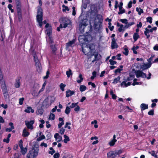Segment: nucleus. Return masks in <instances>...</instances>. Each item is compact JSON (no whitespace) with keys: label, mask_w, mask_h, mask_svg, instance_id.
I'll return each mask as SVG.
<instances>
[{"label":"nucleus","mask_w":158,"mask_h":158,"mask_svg":"<svg viewBox=\"0 0 158 158\" xmlns=\"http://www.w3.org/2000/svg\"><path fill=\"white\" fill-rule=\"evenodd\" d=\"M39 149L37 148L34 147L30 150L27 155V158H35L38 155Z\"/></svg>","instance_id":"1"},{"label":"nucleus","mask_w":158,"mask_h":158,"mask_svg":"<svg viewBox=\"0 0 158 158\" xmlns=\"http://www.w3.org/2000/svg\"><path fill=\"white\" fill-rule=\"evenodd\" d=\"M36 19L39 26L41 27L42 26L43 20V12L42 10L40 7H39L38 9Z\"/></svg>","instance_id":"2"},{"label":"nucleus","mask_w":158,"mask_h":158,"mask_svg":"<svg viewBox=\"0 0 158 158\" xmlns=\"http://www.w3.org/2000/svg\"><path fill=\"white\" fill-rule=\"evenodd\" d=\"M87 49L88 52L85 51L86 50H83V52L86 55H90L91 56H94L95 60H98L97 56H98V53L97 52H96L95 49H91L90 48H87Z\"/></svg>","instance_id":"3"},{"label":"nucleus","mask_w":158,"mask_h":158,"mask_svg":"<svg viewBox=\"0 0 158 158\" xmlns=\"http://www.w3.org/2000/svg\"><path fill=\"white\" fill-rule=\"evenodd\" d=\"M135 73L137 78H139V77H141L142 78L147 77L146 74L141 71L137 70L135 71Z\"/></svg>","instance_id":"4"},{"label":"nucleus","mask_w":158,"mask_h":158,"mask_svg":"<svg viewBox=\"0 0 158 158\" xmlns=\"http://www.w3.org/2000/svg\"><path fill=\"white\" fill-rule=\"evenodd\" d=\"M34 123V120H31L30 121H25V125L27 127V128L31 130L33 128V125Z\"/></svg>","instance_id":"5"},{"label":"nucleus","mask_w":158,"mask_h":158,"mask_svg":"<svg viewBox=\"0 0 158 158\" xmlns=\"http://www.w3.org/2000/svg\"><path fill=\"white\" fill-rule=\"evenodd\" d=\"M118 152L116 151H111L107 153L108 158H115Z\"/></svg>","instance_id":"6"},{"label":"nucleus","mask_w":158,"mask_h":158,"mask_svg":"<svg viewBox=\"0 0 158 158\" xmlns=\"http://www.w3.org/2000/svg\"><path fill=\"white\" fill-rule=\"evenodd\" d=\"M70 21L69 19L67 18H64L62 21L63 27L64 28H66L68 25L70 24Z\"/></svg>","instance_id":"7"},{"label":"nucleus","mask_w":158,"mask_h":158,"mask_svg":"<svg viewBox=\"0 0 158 158\" xmlns=\"http://www.w3.org/2000/svg\"><path fill=\"white\" fill-rule=\"evenodd\" d=\"M102 22L99 21L97 22H95L94 24V29L98 31L102 27Z\"/></svg>","instance_id":"8"},{"label":"nucleus","mask_w":158,"mask_h":158,"mask_svg":"<svg viewBox=\"0 0 158 158\" xmlns=\"http://www.w3.org/2000/svg\"><path fill=\"white\" fill-rule=\"evenodd\" d=\"M75 43V41L74 40H73L69 42L68 43L66 44V49L67 50H69L70 47H72Z\"/></svg>","instance_id":"9"},{"label":"nucleus","mask_w":158,"mask_h":158,"mask_svg":"<svg viewBox=\"0 0 158 158\" xmlns=\"http://www.w3.org/2000/svg\"><path fill=\"white\" fill-rule=\"evenodd\" d=\"M111 44V47L112 49L117 48L118 47V46L114 38H113L112 39Z\"/></svg>","instance_id":"10"},{"label":"nucleus","mask_w":158,"mask_h":158,"mask_svg":"<svg viewBox=\"0 0 158 158\" xmlns=\"http://www.w3.org/2000/svg\"><path fill=\"white\" fill-rule=\"evenodd\" d=\"M54 137L57 142H60L62 139V137L58 133L55 134Z\"/></svg>","instance_id":"11"},{"label":"nucleus","mask_w":158,"mask_h":158,"mask_svg":"<svg viewBox=\"0 0 158 158\" xmlns=\"http://www.w3.org/2000/svg\"><path fill=\"white\" fill-rule=\"evenodd\" d=\"M151 63L144 64L141 66V68L143 70H144L149 68L151 67Z\"/></svg>","instance_id":"12"},{"label":"nucleus","mask_w":158,"mask_h":158,"mask_svg":"<svg viewBox=\"0 0 158 158\" xmlns=\"http://www.w3.org/2000/svg\"><path fill=\"white\" fill-rule=\"evenodd\" d=\"M75 93V92L73 91H71L69 89L66 91V97H69Z\"/></svg>","instance_id":"13"},{"label":"nucleus","mask_w":158,"mask_h":158,"mask_svg":"<svg viewBox=\"0 0 158 158\" xmlns=\"http://www.w3.org/2000/svg\"><path fill=\"white\" fill-rule=\"evenodd\" d=\"M24 111L27 113H30V112L33 113L34 112V110L32 109L31 107L28 106L27 109L24 110Z\"/></svg>","instance_id":"14"},{"label":"nucleus","mask_w":158,"mask_h":158,"mask_svg":"<svg viewBox=\"0 0 158 158\" xmlns=\"http://www.w3.org/2000/svg\"><path fill=\"white\" fill-rule=\"evenodd\" d=\"M20 78H18L16 80V82L15 85V87L17 88H19L20 85Z\"/></svg>","instance_id":"15"},{"label":"nucleus","mask_w":158,"mask_h":158,"mask_svg":"<svg viewBox=\"0 0 158 158\" xmlns=\"http://www.w3.org/2000/svg\"><path fill=\"white\" fill-rule=\"evenodd\" d=\"M29 135V132L27 131L26 128H24L23 131V137H27Z\"/></svg>","instance_id":"16"},{"label":"nucleus","mask_w":158,"mask_h":158,"mask_svg":"<svg viewBox=\"0 0 158 158\" xmlns=\"http://www.w3.org/2000/svg\"><path fill=\"white\" fill-rule=\"evenodd\" d=\"M140 107L142 110L147 109L148 108V105L144 103H142L140 105Z\"/></svg>","instance_id":"17"},{"label":"nucleus","mask_w":158,"mask_h":158,"mask_svg":"<svg viewBox=\"0 0 158 158\" xmlns=\"http://www.w3.org/2000/svg\"><path fill=\"white\" fill-rule=\"evenodd\" d=\"M52 31V28L51 26L49 27L48 28H47L46 30V33L49 36H50L51 33Z\"/></svg>","instance_id":"18"},{"label":"nucleus","mask_w":158,"mask_h":158,"mask_svg":"<svg viewBox=\"0 0 158 158\" xmlns=\"http://www.w3.org/2000/svg\"><path fill=\"white\" fill-rule=\"evenodd\" d=\"M35 65L37 68V69L38 70H40L42 68L41 66L39 61L35 63Z\"/></svg>","instance_id":"19"},{"label":"nucleus","mask_w":158,"mask_h":158,"mask_svg":"<svg viewBox=\"0 0 158 158\" xmlns=\"http://www.w3.org/2000/svg\"><path fill=\"white\" fill-rule=\"evenodd\" d=\"M120 78H121L120 76H118L117 78H116L114 80L112 83L114 84H116L118 81H119Z\"/></svg>","instance_id":"20"},{"label":"nucleus","mask_w":158,"mask_h":158,"mask_svg":"<svg viewBox=\"0 0 158 158\" xmlns=\"http://www.w3.org/2000/svg\"><path fill=\"white\" fill-rule=\"evenodd\" d=\"M21 152L22 153V154L24 155L27 152V149L26 148H21Z\"/></svg>","instance_id":"21"},{"label":"nucleus","mask_w":158,"mask_h":158,"mask_svg":"<svg viewBox=\"0 0 158 158\" xmlns=\"http://www.w3.org/2000/svg\"><path fill=\"white\" fill-rule=\"evenodd\" d=\"M66 74L67 75V77L69 78L70 77L71 75H72L73 74V73L72 72V71L71 69H69V71H67L66 72Z\"/></svg>","instance_id":"22"},{"label":"nucleus","mask_w":158,"mask_h":158,"mask_svg":"<svg viewBox=\"0 0 158 158\" xmlns=\"http://www.w3.org/2000/svg\"><path fill=\"white\" fill-rule=\"evenodd\" d=\"M139 35L137 33H135L134 34L133 38L135 41H136L139 38Z\"/></svg>","instance_id":"23"},{"label":"nucleus","mask_w":158,"mask_h":158,"mask_svg":"<svg viewBox=\"0 0 158 158\" xmlns=\"http://www.w3.org/2000/svg\"><path fill=\"white\" fill-rule=\"evenodd\" d=\"M64 143H67L68 141H69V138L66 135H64Z\"/></svg>","instance_id":"24"},{"label":"nucleus","mask_w":158,"mask_h":158,"mask_svg":"<svg viewBox=\"0 0 158 158\" xmlns=\"http://www.w3.org/2000/svg\"><path fill=\"white\" fill-rule=\"evenodd\" d=\"M50 47L52 49L53 53L55 54L56 50V48L55 47V46L53 45H50Z\"/></svg>","instance_id":"25"},{"label":"nucleus","mask_w":158,"mask_h":158,"mask_svg":"<svg viewBox=\"0 0 158 158\" xmlns=\"http://www.w3.org/2000/svg\"><path fill=\"white\" fill-rule=\"evenodd\" d=\"M86 89V87L84 85H81L80 86V90L82 92L85 91Z\"/></svg>","instance_id":"26"},{"label":"nucleus","mask_w":158,"mask_h":158,"mask_svg":"<svg viewBox=\"0 0 158 158\" xmlns=\"http://www.w3.org/2000/svg\"><path fill=\"white\" fill-rule=\"evenodd\" d=\"M136 10L138 12V14L139 15H140L142 13H143V10L142 9L140 8L137 7L136 8Z\"/></svg>","instance_id":"27"},{"label":"nucleus","mask_w":158,"mask_h":158,"mask_svg":"<svg viewBox=\"0 0 158 158\" xmlns=\"http://www.w3.org/2000/svg\"><path fill=\"white\" fill-rule=\"evenodd\" d=\"M152 156H153L155 158H158L156 154H155V151H152L150 152H148Z\"/></svg>","instance_id":"28"},{"label":"nucleus","mask_w":158,"mask_h":158,"mask_svg":"<svg viewBox=\"0 0 158 158\" xmlns=\"http://www.w3.org/2000/svg\"><path fill=\"white\" fill-rule=\"evenodd\" d=\"M79 77L80 79L79 80H78L77 82L78 83H80L83 81V79L82 77V75L81 74H80L79 76Z\"/></svg>","instance_id":"29"},{"label":"nucleus","mask_w":158,"mask_h":158,"mask_svg":"<svg viewBox=\"0 0 158 158\" xmlns=\"http://www.w3.org/2000/svg\"><path fill=\"white\" fill-rule=\"evenodd\" d=\"M117 141V140L112 139L109 143V145L110 146H113L114 145L115 142Z\"/></svg>","instance_id":"30"},{"label":"nucleus","mask_w":158,"mask_h":158,"mask_svg":"<svg viewBox=\"0 0 158 158\" xmlns=\"http://www.w3.org/2000/svg\"><path fill=\"white\" fill-rule=\"evenodd\" d=\"M128 50L127 48H125L124 49V51L123 52V53L126 56H127L128 53Z\"/></svg>","instance_id":"31"},{"label":"nucleus","mask_w":158,"mask_h":158,"mask_svg":"<svg viewBox=\"0 0 158 158\" xmlns=\"http://www.w3.org/2000/svg\"><path fill=\"white\" fill-rule=\"evenodd\" d=\"M66 85L64 84L63 83H61L60 84V89H61L62 91H63L64 90V87H65Z\"/></svg>","instance_id":"32"},{"label":"nucleus","mask_w":158,"mask_h":158,"mask_svg":"<svg viewBox=\"0 0 158 158\" xmlns=\"http://www.w3.org/2000/svg\"><path fill=\"white\" fill-rule=\"evenodd\" d=\"M120 68H120H118L116 69L115 70L114 72L115 73H120L121 71L123 70L122 68H123V65H121L120 66Z\"/></svg>","instance_id":"33"},{"label":"nucleus","mask_w":158,"mask_h":158,"mask_svg":"<svg viewBox=\"0 0 158 158\" xmlns=\"http://www.w3.org/2000/svg\"><path fill=\"white\" fill-rule=\"evenodd\" d=\"M55 118V115L54 114L51 113L49 116V119L52 120H53Z\"/></svg>","instance_id":"34"},{"label":"nucleus","mask_w":158,"mask_h":158,"mask_svg":"<svg viewBox=\"0 0 158 158\" xmlns=\"http://www.w3.org/2000/svg\"><path fill=\"white\" fill-rule=\"evenodd\" d=\"M70 108L68 106H66V109L65 110V112L66 114H68L70 113Z\"/></svg>","instance_id":"35"},{"label":"nucleus","mask_w":158,"mask_h":158,"mask_svg":"<svg viewBox=\"0 0 158 158\" xmlns=\"http://www.w3.org/2000/svg\"><path fill=\"white\" fill-rule=\"evenodd\" d=\"M44 110L41 109H39L37 110L38 114L42 115L43 113Z\"/></svg>","instance_id":"36"},{"label":"nucleus","mask_w":158,"mask_h":158,"mask_svg":"<svg viewBox=\"0 0 158 158\" xmlns=\"http://www.w3.org/2000/svg\"><path fill=\"white\" fill-rule=\"evenodd\" d=\"M120 85L121 87H127V83H126V81H123L121 83Z\"/></svg>","instance_id":"37"},{"label":"nucleus","mask_w":158,"mask_h":158,"mask_svg":"<svg viewBox=\"0 0 158 158\" xmlns=\"http://www.w3.org/2000/svg\"><path fill=\"white\" fill-rule=\"evenodd\" d=\"M63 11H69V10L68 7L67 6H66L64 5L63 6Z\"/></svg>","instance_id":"38"},{"label":"nucleus","mask_w":158,"mask_h":158,"mask_svg":"<svg viewBox=\"0 0 158 158\" xmlns=\"http://www.w3.org/2000/svg\"><path fill=\"white\" fill-rule=\"evenodd\" d=\"M45 138V136L44 135H42L37 139L38 141H40L41 140L44 139Z\"/></svg>","instance_id":"39"},{"label":"nucleus","mask_w":158,"mask_h":158,"mask_svg":"<svg viewBox=\"0 0 158 158\" xmlns=\"http://www.w3.org/2000/svg\"><path fill=\"white\" fill-rule=\"evenodd\" d=\"M111 25H112V24L111 23H109L108 27L110 31H112L113 30V29L114 28V26H111Z\"/></svg>","instance_id":"40"},{"label":"nucleus","mask_w":158,"mask_h":158,"mask_svg":"<svg viewBox=\"0 0 158 158\" xmlns=\"http://www.w3.org/2000/svg\"><path fill=\"white\" fill-rule=\"evenodd\" d=\"M71 125V123H68V122L66 123V124L64 126V127L65 128H68L69 129H70L71 127H70V126H68V125Z\"/></svg>","instance_id":"41"},{"label":"nucleus","mask_w":158,"mask_h":158,"mask_svg":"<svg viewBox=\"0 0 158 158\" xmlns=\"http://www.w3.org/2000/svg\"><path fill=\"white\" fill-rule=\"evenodd\" d=\"M16 3L17 7H21V3L19 0H16Z\"/></svg>","instance_id":"42"},{"label":"nucleus","mask_w":158,"mask_h":158,"mask_svg":"<svg viewBox=\"0 0 158 158\" xmlns=\"http://www.w3.org/2000/svg\"><path fill=\"white\" fill-rule=\"evenodd\" d=\"M110 64L111 65H113L116 63V62L113 60H112L110 59L109 60Z\"/></svg>","instance_id":"43"},{"label":"nucleus","mask_w":158,"mask_h":158,"mask_svg":"<svg viewBox=\"0 0 158 158\" xmlns=\"http://www.w3.org/2000/svg\"><path fill=\"white\" fill-rule=\"evenodd\" d=\"M24 100V98H20L19 100V103L20 105H22L23 104V101Z\"/></svg>","instance_id":"44"},{"label":"nucleus","mask_w":158,"mask_h":158,"mask_svg":"<svg viewBox=\"0 0 158 158\" xmlns=\"http://www.w3.org/2000/svg\"><path fill=\"white\" fill-rule=\"evenodd\" d=\"M120 21L122 23L127 24L128 23L127 20V19H121Z\"/></svg>","instance_id":"45"},{"label":"nucleus","mask_w":158,"mask_h":158,"mask_svg":"<svg viewBox=\"0 0 158 158\" xmlns=\"http://www.w3.org/2000/svg\"><path fill=\"white\" fill-rule=\"evenodd\" d=\"M11 158H19V155L18 153H15Z\"/></svg>","instance_id":"46"},{"label":"nucleus","mask_w":158,"mask_h":158,"mask_svg":"<svg viewBox=\"0 0 158 158\" xmlns=\"http://www.w3.org/2000/svg\"><path fill=\"white\" fill-rule=\"evenodd\" d=\"M65 130V129L63 128H61L60 129L59 132L61 135H63L64 134Z\"/></svg>","instance_id":"47"},{"label":"nucleus","mask_w":158,"mask_h":158,"mask_svg":"<svg viewBox=\"0 0 158 158\" xmlns=\"http://www.w3.org/2000/svg\"><path fill=\"white\" fill-rule=\"evenodd\" d=\"M147 21L151 23H152V18L150 17H148L147 18Z\"/></svg>","instance_id":"48"},{"label":"nucleus","mask_w":158,"mask_h":158,"mask_svg":"<svg viewBox=\"0 0 158 158\" xmlns=\"http://www.w3.org/2000/svg\"><path fill=\"white\" fill-rule=\"evenodd\" d=\"M78 103H73L70 106V107L71 108H73L75 107L77 105Z\"/></svg>","instance_id":"49"},{"label":"nucleus","mask_w":158,"mask_h":158,"mask_svg":"<svg viewBox=\"0 0 158 158\" xmlns=\"http://www.w3.org/2000/svg\"><path fill=\"white\" fill-rule=\"evenodd\" d=\"M87 48H90L91 49V48L90 47V45H87L86 47H85V48H82V51L83 52V50H85L86 49V50H85V51H87V52H88L89 51H88V50H87Z\"/></svg>","instance_id":"50"},{"label":"nucleus","mask_w":158,"mask_h":158,"mask_svg":"<svg viewBox=\"0 0 158 158\" xmlns=\"http://www.w3.org/2000/svg\"><path fill=\"white\" fill-rule=\"evenodd\" d=\"M119 10V11L118 13V14L119 15L122 14L125 12V10L124 9H121Z\"/></svg>","instance_id":"51"},{"label":"nucleus","mask_w":158,"mask_h":158,"mask_svg":"<svg viewBox=\"0 0 158 158\" xmlns=\"http://www.w3.org/2000/svg\"><path fill=\"white\" fill-rule=\"evenodd\" d=\"M148 114L149 115H154V110H151L148 113Z\"/></svg>","instance_id":"52"},{"label":"nucleus","mask_w":158,"mask_h":158,"mask_svg":"<svg viewBox=\"0 0 158 158\" xmlns=\"http://www.w3.org/2000/svg\"><path fill=\"white\" fill-rule=\"evenodd\" d=\"M130 76L131 77V78L130 79V78L129 77L127 79L126 81H130L132 80L134 77V76L131 74H130Z\"/></svg>","instance_id":"53"},{"label":"nucleus","mask_w":158,"mask_h":158,"mask_svg":"<svg viewBox=\"0 0 158 158\" xmlns=\"http://www.w3.org/2000/svg\"><path fill=\"white\" fill-rule=\"evenodd\" d=\"M60 156V154L58 153H56L54 155L53 157L54 158H59Z\"/></svg>","instance_id":"54"},{"label":"nucleus","mask_w":158,"mask_h":158,"mask_svg":"<svg viewBox=\"0 0 158 158\" xmlns=\"http://www.w3.org/2000/svg\"><path fill=\"white\" fill-rule=\"evenodd\" d=\"M144 34L145 35L147 36V38L148 39L150 37V35H149L148 33L146 31V30L144 32Z\"/></svg>","instance_id":"55"},{"label":"nucleus","mask_w":158,"mask_h":158,"mask_svg":"<svg viewBox=\"0 0 158 158\" xmlns=\"http://www.w3.org/2000/svg\"><path fill=\"white\" fill-rule=\"evenodd\" d=\"M19 145L20 148H22L23 147V141L21 140H20V141L19 142Z\"/></svg>","instance_id":"56"},{"label":"nucleus","mask_w":158,"mask_h":158,"mask_svg":"<svg viewBox=\"0 0 158 158\" xmlns=\"http://www.w3.org/2000/svg\"><path fill=\"white\" fill-rule=\"evenodd\" d=\"M49 43L51 44V45H52V44L53 42V39L51 38L50 36H49Z\"/></svg>","instance_id":"57"},{"label":"nucleus","mask_w":158,"mask_h":158,"mask_svg":"<svg viewBox=\"0 0 158 158\" xmlns=\"http://www.w3.org/2000/svg\"><path fill=\"white\" fill-rule=\"evenodd\" d=\"M74 110L75 111H78L80 110V107L79 106L77 105L76 107H75V108H74Z\"/></svg>","instance_id":"58"},{"label":"nucleus","mask_w":158,"mask_h":158,"mask_svg":"<svg viewBox=\"0 0 158 158\" xmlns=\"http://www.w3.org/2000/svg\"><path fill=\"white\" fill-rule=\"evenodd\" d=\"M3 94L4 97L5 99H6L8 97L9 95L8 92L3 93Z\"/></svg>","instance_id":"59"},{"label":"nucleus","mask_w":158,"mask_h":158,"mask_svg":"<svg viewBox=\"0 0 158 158\" xmlns=\"http://www.w3.org/2000/svg\"><path fill=\"white\" fill-rule=\"evenodd\" d=\"M64 124V122H61L58 124V127L59 128H60L61 126Z\"/></svg>","instance_id":"60"},{"label":"nucleus","mask_w":158,"mask_h":158,"mask_svg":"<svg viewBox=\"0 0 158 158\" xmlns=\"http://www.w3.org/2000/svg\"><path fill=\"white\" fill-rule=\"evenodd\" d=\"M72 9L73 10L72 15H75L76 14L75 7H73Z\"/></svg>","instance_id":"61"},{"label":"nucleus","mask_w":158,"mask_h":158,"mask_svg":"<svg viewBox=\"0 0 158 158\" xmlns=\"http://www.w3.org/2000/svg\"><path fill=\"white\" fill-rule=\"evenodd\" d=\"M145 30L146 31H147L148 33L149 32H153L152 29L149 30L147 28H145Z\"/></svg>","instance_id":"62"},{"label":"nucleus","mask_w":158,"mask_h":158,"mask_svg":"<svg viewBox=\"0 0 158 158\" xmlns=\"http://www.w3.org/2000/svg\"><path fill=\"white\" fill-rule=\"evenodd\" d=\"M1 106L4 109H6L7 108V105L6 104L4 105L3 104H2L1 105Z\"/></svg>","instance_id":"63"},{"label":"nucleus","mask_w":158,"mask_h":158,"mask_svg":"<svg viewBox=\"0 0 158 158\" xmlns=\"http://www.w3.org/2000/svg\"><path fill=\"white\" fill-rule=\"evenodd\" d=\"M153 49L155 50L158 51V44H156L155 46H154L153 47Z\"/></svg>","instance_id":"64"}]
</instances>
